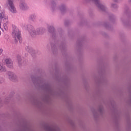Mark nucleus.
Instances as JSON below:
<instances>
[{"label":"nucleus","instance_id":"obj_22","mask_svg":"<svg viewBox=\"0 0 131 131\" xmlns=\"http://www.w3.org/2000/svg\"><path fill=\"white\" fill-rule=\"evenodd\" d=\"M1 34H2V33H1V31H0V35H1Z\"/></svg>","mask_w":131,"mask_h":131},{"label":"nucleus","instance_id":"obj_8","mask_svg":"<svg viewBox=\"0 0 131 131\" xmlns=\"http://www.w3.org/2000/svg\"><path fill=\"white\" fill-rule=\"evenodd\" d=\"M45 31H46V30L43 28H40L37 29V35H41V34H43V33H45Z\"/></svg>","mask_w":131,"mask_h":131},{"label":"nucleus","instance_id":"obj_2","mask_svg":"<svg viewBox=\"0 0 131 131\" xmlns=\"http://www.w3.org/2000/svg\"><path fill=\"white\" fill-rule=\"evenodd\" d=\"M12 36L14 37L16 42L19 41L21 38V35L20 34V31L17 28L13 29L12 32Z\"/></svg>","mask_w":131,"mask_h":131},{"label":"nucleus","instance_id":"obj_12","mask_svg":"<svg viewBox=\"0 0 131 131\" xmlns=\"http://www.w3.org/2000/svg\"><path fill=\"white\" fill-rule=\"evenodd\" d=\"M0 19H2L3 20L8 19V16H6L4 12H1L0 13Z\"/></svg>","mask_w":131,"mask_h":131},{"label":"nucleus","instance_id":"obj_13","mask_svg":"<svg viewBox=\"0 0 131 131\" xmlns=\"http://www.w3.org/2000/svg\"><path fill=\"white\" fill-rule=\"evenodd\" d=\"M48 31L50 33H53L54 32H55V29L54 28V27H53V26H49L48 27Z\"/></svg>","mask_w":131,"mask_h":131},{"label":"nucleus","instance_id":"obj_23","mask_svg":"<svg viewBox=\"0 0 131 131\" xmlns=\"http://www.w3.org/2000/svg\"><path fill=\"white\" fill-rule=\"evenodd\" d=\"M35 80H37V79H35Z\"/></svg>","mask_w":131,"mask_h":131},{"label":"nucleus","instance_id":"obj_19","mask_svg":"<svg viewBox=\"0 0 131 131\" xmlns=\"http://www.w3.org/2000/svg\"><path fill=\"white\" fill-rule=\"evenodd\" d=\"M30 19H31V20H33V19H34V16L33 15H31Z\"/></svg>","mask_w":131,"mask_h":131},{"label":"nucleus","instance_id":"obj_9","mask_svg":"<svg viewBox=\"0 0 131 131\" xmlns=\"http://www.w3.org/2000/svg\"><path fill=\"white\" fill-rule=\"evenodd\" d=\"M47 131H60V129L58 127H48L47 128Z\"/></svg>","mask_w":131,"mask_h":131},{"label":"nucleus","instance_id":"obj_10","mask_svg":"<svg viewBox=\"0 0 131 131\" xmlns=\"http://www.w3.org/2000/svg\"><path fill=\"white\" fill-rule=\"evenodd\" d=\"M20 8L21 10H25L28 9V6H27V5L25 3H23L20 5Z\"/></svg>","mask_w":131,"mask_h":131},{"label":"nucleus","instance_id":"obj_21","mask_svg":"<svg viewBox=\"0 0 131 131\" xmlns=\"http://www.w3.org/2000/svg\"><path fill=\"white\" fill-rule=\"evenodd\" d=\"M93 114H94V116H96V114L95 113H93Z\"/></svg>","mask_w":131,"mask_h":131},{"label":"nucleus","instance_id":"obj_17","mask_svg":"<svg viewBox=\"0 0 131 131\" xmlns=\"http://www.w3.org/2000/svg\"><path fill=\"white\" fill-rule=\"evenodd\" d=\"M98 111L100 113V114H102V113L103 112V106L99 107Z\"/></svg>","mask_w":131,"mask_h":131},{"label":"nucleus","instance_id":"obj_6","mask_svg":"<svg viewBox=\"0 0 131 131\" xmlns=\"http://www.w3.org/2000/svg\"><path fill=\"white\" fill-rule=\"evenodd\" d=\"M5 62L8 68H14V64L13 63V61H12V60L7 59L5 60Z\"/></svg>","mask_w":131,"mask_h":131},{"label":"nucleus","instance_id":"obj_11","mask_svg":"<svg viewBox=\"0 0 131 131\" xmlns=\"http://www.w3.org/2000/svg\"><path fill=\"white\" fill-rule=\"evenodd\" d=\"M17 60L18 66H21V65L23 64V60H22V58L20 56V55H18L17 56Z\"/></svg>","mask_w":131,"mask_h":131},{"label":"nucleus","instance_id":"obj_5","mask_svg":"<svg viewBox=\"0 0 131 131\" xmlns=\"http://www.w3.org/2000/svg\"><path fill=\"white\" fill-rule=\"evenodd\" d=\"M7 75L8 76L9 79L11 80L12 81H16L17 79H18V77L16 74L12 72H8Z\"/></svg>","mask_w":131,"mask_h":131},{"label":"nucleus","instance_id":"obj_4","mask_svg":"<svg viewBox=\"0 0 131 131\" xmlns=\"http://www.w3.org/2000/svg\"><path fill=\"white\" fill-rule=\"evenodd\" d=\"M28 30L32 37H35L37 35V32L36 30L33 28L32 26H29L28 27Z\"/></svg>","mask_w":131,"mask_h":131},{"label":"nucleus","instance_id":"obj_20","mask_svg":"<svg viewBox=\"0 0 131 131\" xmlns=\"http://www.w3.org/2000/svg\"><path fill=\"white\" fill-rule=\"evenodd\" d=\"M3 53V50L0 49V55H2V53Z\"/></svg>","mask_w":131,"mask_h":131},{"label":"nucleus","instance_id":"obj_18","mask_svg":"<svg viewBox=\"0 0 131 131\" xmlns=\"http://www.w3.org/2000/svg\"><path fill=\"white\" fill-rule=\"evenodd\" d=\"M112 8L116 9V8H117V5L116 4H112Z\"/></svg>","mask_w":131,"mask_h":131},{"label":"nucleus","instance_id":"obj_16","mask_svg":"<svg viewBox=\"0 0 131 131\" xmlns=\"http://www.w3.org/2000/svg\"><path fill=\"white\" fill-rule=\"evenodd\" d=\"M5 82V78L0 77V84Z\"/></svg>","mask_w":131,"mask_h":131},{"label":"nucleus","instance_id":"obj_7","mask_svg":"<svg viewBox=\"0 0 131 131\" xmlns=\"http://www.w3.org/2000/svg\"><path fill=\"white\" fill-rule=\"evenodd\" d=\"M4 72H7V68L3 63L0 62V73H4Z\"/></svg>","mask_w":131,"mask_h":131},{"label":"nucleus","instance_id":"obj_15","mask_svg":"<svg viewBox=\"0 0 131 131\" xmlns=\"http://www.w3.org/2000/svg\"><path fill=\"white\" fill-rule=\"evenodd\" d=\"M51 7L52 8V10H55V9H56V3H55V2H52L51 3Z\"/></svg>","mask_w":131,"mask_h":131},{"label":"nucleus","instance_id":"obj_24","mask_svg":"<svg viewBox=\"0 0 131 131\" xmlns=\"http://www.w3.org/2000/svg\"><path fill=\"white\" fill-rule=\"evenodd\" d=\"M130 2H131V0H130Z\"/></svg>","mask_w":131,"mask_h":131},{"label":"nucleus","instance_id":"obj_1","mask_svg":"<svg viewBox=\"0 0 131 131\" xmlns=\"http://www.w3.org/2000/svg\"><path fill=\"white\" fill-rule=\"evenodd\" d=\"M87 2H93L97 7V8L101 11H106V6L102 5L100 0H86Z\"/></svg>","mask_w":131,"mask_h":131},{"label":"nucleus","instance_id":"obj_14","mask_svg":"<svg viewBox=\"0 0 131 131\" xmlns=\"http://www.w3.org/2000/svg\"><path fill=\"white\" fill-rule=\"evenodd\" d=\"M59 9L60 10L61 12H62V13H64V12L66 11V6H65L64 5H61Z\"/></svg>","mask_w":131,"mask_h":131},{"label":"nucleus","instance_id":"obj_3","mask_svg":"<svg viewBox=\"0 0 131 131\" xmlns=\"http://www.w3.org/2000/svg\"><path fill=\"white\" fill-rule=\"evenodd\" d=\"M7 6L10 7V10L12 13H16V8L14 5V1L13 0H7L6 3Z\"/></svg>","mask_w":131,"mask_h":131}]
</instances>
